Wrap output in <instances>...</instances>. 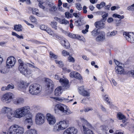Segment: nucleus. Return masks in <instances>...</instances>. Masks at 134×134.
Listing matches in <instances>:
<instances>
[{
	"mask_svg": "<svg viewBox=\"0 0 134 134\" xmlns=\"http://www.w3.org/2000/svg\"><path fill=\"white\" fill-rule=\"evenodd\" d=\"M19 70L20 72L23 74L26 75L31 74L32 71L27 68V65L26 64H21V65H19Z\"/></svg>",
	"mask_w": 134,
	"mask_h": 134,
	"instance_id": "nucleus-4",
	"label": "nucleus"
},
{
	"mask_svg": "<svg viewBox=\"0 0 134 134\" xmlns=\"http://www.w3.org/2000/svg\"><path fill=\"white\" fill-rule=\"evenodd\" d=\"M55 62L56 64H58L59 65V66L60 67H62L63 65L64 64L63 62L62 61H58L57 60H55Z\"/></svg>",
	"mask_w": 134,
	"mask_h": 134,
	"instance_id": "nucleus-42",
	"label": "nucleus"
},
{
	"mask_svg": "<svg viewBox=\"0 0 134 134\" xmlns=\"http://www.w3.org/2000/svg\"><path fill=\"white\" fill-rule=\"evenodd\" d=\"M114 62L115 64L116 65H117V66H122V64L121 63H120L118 61L114 59Z\"/></svg>",
	"mask_w": 134,
	"mask_h": 134,
	"instance_id": "nucleus-59",
	"label": "nucleus"
},
{
	"mask_svg": "<svg viewBox=\"0 0 134 134\" xmlns=\"http://www.w3.org/2000/svg\"><path fill=\"white\" fill-rule=\"evenodd\" d=\"M81 19H79L78 20L75 21L74 24L76 26H79L81 25Z\"/></svg>",
	"mask_w": 134,
	"mask_h": 134,
	"instance_id": "nucleus-49",
	"label": "nucleus"
},
{
	"mask_svg": "<svg viewBox=\"0 0 134 134\" xmlns=\"http://www.w3.org/2000/svg\"><path fill=\"white\" fill-rule=\"evenodd\" d=\"M26 134H37V130L34 129H30L27 130L26 132Z\"/></svg>",
	"mask_w": 134,
	"mask_h": 134,
	"instance_id": "nucleus-29",
	"label": "nucleus"
},
{
	"mask_svg": "<svg viewBox=\"0 0 134 134\" xmlns=\"http://www.w3.org/2000/svg\"><path fill=\"white\" fill-rule=\"evenodd\" d=\"M106 39V34L103 31H100L97 36L96 37L95 40L98 42H103Z\"/></svg>",
	"mask_w": 134,
	"mask_h": 134,
	"instance_id": "nucleus-8",
	"label": "nucleus"
},
{
	"mask_svg": "<svg viewBox=\"0 0 134 134\" xmlns=\"http://www.w3.org/2000/svg\"><path fill=\"white\" fill-rule=\"evenodd\" d=\"M7 90H9L10 89H13L14 87V85L12 84H9L7 86Z\"/></svg>",
	"mask_w": 134,
	"mask_h": 134,
	"instance_id": "nucleus-57",
	"label": "nucleus"
},
{
	"mask_svg": "<svg viewBox=\"0 0 134 134\" xmlns=\"http://www.w3.org/2000/svg\"><path fill=\"white\" fill-rule=\"evenodd\" d=\"M52 98L57 100L61 102L63 101L64 102H68L69 101H72V99H69L64 97L59 98L58 97H53Z\"/></svg>",
	"mask_w": 134,
	"mask_h": 134,
	"instance_id": "nucleus-23",
	"label": "nucleus"
},
{
	"mask_svg": "<svg viewBox=\"0 0 134 134\" xmlns=\"http://www.w3.org/2000/svg\"><path fill=\"white\" fill-rule=\"evenodd\" d=\"M22 26L20 24L15 25L14 26V30L18 31H22L21 28Z\"/></svg>",
	"mask_w": 134,
	"mask_h": 134,
	"instance_id": "nucleus-30",
	"label": "nucleus"
},
{
	"mask_svg": "<svg viewBox=\"0 0 134 134\" xmlns=\"http://www.w3.org/2000/svg\"><path fill=\"white\" fill-rule=\"evenodd\" d=\"M78 91L79 93L83 96L89 97L90 96V93L89 91L85 90L83 86L79 87Z\"/></svg>",
	"mask_w": 134,
	"mask_h": 134,
	"instance_id": "nucleus-11",
	"label": "nucleus"
},
{
	"mask_svg": "<svg viewBox=\"0 0 134 134\" xmlns=\"http://www.w3.org/2000/svg\"><path fill=\"white\" fill-rule=\"evenodd\" d=\"M58 124L61 128H60L63 130L68 126L69 121L68 119H66L60 121Z\"/></svg>",
	"mask_w": 134,
	"mask_h": 134,
	"instance_id": "nucleus-14",
	"label": "nucleus"
},
{
	"mask_svg": "<svg viewBox=\"0 0 134 134\" xmlns=\"http://www.w3.org/2000/svg\"><path fill=\"white\" fill-rule=\"evenodd\" d=\"M76 73V71H73L71 72L70 74V76L71 78H75V76Z\"/></svg>",
	"mask_w": 134,
	"mask_h": 134,
	"instance_id": "nucleus-60",
	"label": "nucleus"
},
{
	"mask_svg": "<svg viewBox=\"0 0 134 134\" xmlns=\"http://www.w3.org/2000/svg\"><path fill=\"white\" fill-rule=\"evenodd\" d=\"M40 28L41 29L45 31H46L47 29V26L43 25H41Z\"/></svg>",
	"mask_w": 134,
	"mask_h": 134,
	"instance_id": "nucleus-63",
	"label": "nucleus"
},
{
	"mask_svg": "<svg viewBox=\"0 0 134 134\" xmlns=\"http://www.w3.org/2000/svg\"><path fill=\"white\" fill-rule=\"evenodd\" d=\"M12 111L10 108L7 107H4L2 109L1 112L2 113L6 114L7 115Z\"/></svg>",
	"mask_w": 134,
	"mask_h": 134,
	"instance_id": "nucleus-26",
	"label": "nucleus"
},
{
	"mask_svg": "<svg viewBox=\"0 0 134 134\" xmlns=\"http://www.w3.org/2000/svg\"><path fill=\"white\" fill-rule=\"evenodd\" d=\"M50 25L55 30L57 29V23L55 21H53L51 22Z\"/></svg>",
	"mask_w": 134,
	"mask_h": 134,
	"instance_id": "nucleus-33",
	"label": "nucleus"
},
{
	"mask_svg": "<svg viewBox=\"0 0 134 134\" xmlns=\"http://www.w3.org/2000/svg\"><path fill=\"white\" fill-rule=\"evenodd\" d=\"M25 122L30 125H32V120L31 117L26 118L25 120Z\"/></svg>",
	"mask_w": 134,
	"mask_h": 134,
	"instance_id": "nucleus-39",
	"label": "nucleus"
},
{
	"mask_svg": "<svg viewBox=\"0 0 134 134\" xmlns=\"http://www.w3.org/2000/svg\"><path fill=\"white\" fill-rule=\"evenodd\" d=\"M46 118L48 123L50 125H53L55 123V118L53 115L47 113L46 115Z\"/></svg>",
	"mask_w": 134,
	"mask_h": 134,
	"instance_id": "nucleus-10",
	"label": "nucleus"
},
{
	"mask_svg": "<svg viewBox=\"0 0 134 134\" xmlns=\"http://www.w3.org/2000/svg\"><path fill=\"white\" fill-rule=\"evenodd\" d=\"M28 85L29 84L26 82L22 81L19 83L18 86L19 88L21 89L26 88Z\"/></svg>",
	"mask_w": 134,
	"mask_h": 134,
	"instance_id": "nucleus-25",
	"label": "nucleus"
},
{
	"mask_svg": "<svg viewBox=\"0 0 134 134\" xmlns=\"http://www.w3.org/2000/svg\"><path fill=\"white\" fill-rule=\"evenodd\" d=\"M98 29H95L94 30L91 32V34L94 37L96 36L97 35H98L99 32L98 31Z\"/></svg>",
	"mask_w": 134,
	"mask_h": 134,
	"instance_id": "nucleus-32",
	"label": "nucleus"
},
{
	"mask_svg": "<svg viewBox=\"0 0 134 134\" xmlns=\"http://www.w3.org/2000/svg\"><path fill=\"white\" fill-rule=\"evenodd\" d=\"M63 46L66 49H68L69 48L70 45L67 40L66 41L65 43V45H64Z\"/></svg>",
	"mask_w": 134,
	"mask_h": 134,
	"instance_id": "nucleus-55",
	"label": "nucleus"
},
{
	"mask_svg": "<svg viewBox=\"0 0 134 134\" xmlns=\"http://www.w3.org/2000/svg\"><path fill=\"white\" fill-rule=\"evenodd\" d=\"M24 100L23 98L18 97L13 100V103L16 105H20L23 103Z\"/></svg>",
	"mask_w": 134,
	"mask_h": 134,
	"instance_id": "nucleus-18",
	"label": "nucleus"
},
{
	"mask_svg": "<svg viewBox=\"0 0 134 134\" xmlns=\"http://www.w3.org/2000/svg\"><path fill=\"white\" fill-rule=\"evenodd\" d=\"M59 23L61 24L66 25L68 24H69V22L65 19H61Z\"/></svg>",
	"mask_w": 134,
	"mask_h": 134,
	"instance_id": "nucleus-36",
	"label": "nucleus"
},
{
	"mask_svg": "<svg viewBox=\"0 0 134 134\" xmlns=\"http://www.w3.org/2000/svg\"><path fill=\"white\" fill-rule=\"evenodd\" d=\"M81 120L83 123L84 124L86 125L88 127H91V126L90 124L88 123L87 121L85 119L83 118H80Z\"/></svg>",
	"mask_w": 134,
	"mask_h": 134,
	"instance_id": "nucleus-34",
	"label": "nucleus"
},
{
	"mask_svg": "<svg viewBox=\"0 0 134 134\" xmlns=\"http://www.w3.org/2000/svg\"><path fill=\"white\" fill-rule=\"evenodd\" d=\"M75 74V78L80 80H81L82 79V77L79 73L76 72Z\"/></svg>",
	"mask_w": 134,
	"mask_h": 134,
	"instance_id": "nucleus-41",
	"label": "nucleus"
},
{
	"mask_svg": "<svg viewBox=\"0 0 134 134\" xmlns=\"http://www.w3.org/2000/svg\"><path fill=\"white\" fill-rule=\"evenodd\" d=\"M57 9L56 7L54 5L53 7H50V8H49V10L50 11H55Z\"/></svg>",
	"mask_w": 134,
	"mask_h": 134,
	"instance_id": "nucleus-61",
	"label": "nucleus"
},
{
	"mask_svg": "<svg viewBox=\"0 0 134 134\" xmlns=\"http://www.w3.org/2000/svg\"><path fill=\"white\" fill-rule=\"evenodd\" d=\"M13 94L11 93H7L3 95L1 98V100L3 102L10 101L12 98Z\"/></svg>",
	"mask_w": 134,
	"mask_h": 134,
	"instance_id": "nucleus-12",
	"label": "nucleus"
},
{
	"mask_svg": "<svg viewBox=\"0 0 134 134\" xmlns=\"http://www.w3.org/2000/svg\"><path fill=\"white\" fill-rule=\"evenodd\" d=\"M8 71L7 70V68L5 67L3 69L0 70V72L2 74H5Z\"/></svg>",
	"mask_w": 134,
	"mask_h": 134,
	"instance_id": "nucleus-48",
	"label": "nucleus"
},
{
	"mask_svg": "<svg viewBox=\"0 0 134 134\" xmlns=\"http://www.w3.org/2000/svg\"><path fill=\"white\" fill-rule=\"evenodd\" d=\"M60 128L57 124L54 126L53 131L55 133H58L59 132L60 130H62Z\"/></svg>",
	"mask_w": 134,
	"mask_h": 134,
	"instance_id": "nucleus-27",
	"label": "nucleus"
},
{
	"mask_svg": "<svg viewBox=\"0 0 134 134\" xmlns=\"http://www.w3.org/2000/svg\"><path fill=\"white\" fill-rule=\"evenodd\" d=\"M117 33V31L116 30H114L112 32H109L107 33V36L109 37H111L114 36Z\"/></svg>",
	"mask_w": 134,
	"mask_h": 134,
	"instance_id": "nucleus-28",
	"label": "nucleus"
},
{
	"mask_svg": "<svg viewBox=\"0 0 134 134\" xmlns=\"http://www.w3.org/2000/svg\"><path fill=\"white\" fill-rule=\"evenodd\" d=\"M24 131V129L23 127L14 124L10 127L8 132L9 134H23Z\"/></svg>",
	"mask_w": 134,
	"mask_h": 134,
	"instance_id": "nucleus-2",
	"label": "nucleus"
},
{
	"mask_svg": "<svg viewBox=\"0 0 134 134\" xmlns=\"http://www.w3.org/2000/svg\"><path fill=\"white\" fill-rule=\"evenodd\" d=\"M54 78L57 80H59V82L62 85L64 89H67L69 88L70 86L69 85V82L67 79H60L59 76L57 75H55L54 76Z\"/></svg>",
	"mask_w": 134,
	"mask_h": 134,
	"instance_id": "nucleus-5",
	"label": "nucleus"
},
{
	"mask_svg": "<svg viewBox=\"0 0 134 134\" xmlns=\"http://www.w3.org/2000/svg\"><path fill=\"white\" fill-rule=\"evenodd\" d=\"M123 35L128 41L132 43H134V34L133 33L125 32L123 33Z\"/></svg>",
	"mask_w": 134,
	"mask_h": 134,
	"instance_id": "nucleus-9",
	"label": "nucleus"
},
{
	"mask_svg": "<svg viewBox=\"0 0 134 134\" xmlns=\"http://www.w3.org/2000/svg\"><path fill=\"white\" fill-rule=\"evenodd\" d=\"M68 60L70 62L74 63L75 60L71 56H69L68 58Z\"/></svg>",
	"mask_w": 134,
	"mask_h": 134,
	"instance_id": "nucleus-51",
	"label": "nucleus"
},
{
	"mask_svg": "<svg viewBox=\"0 0 134 134\" xmlns=\"http://www.w3.org/2000/svg\"><path fill=\"white\" fill-rule=\"evenodd\" d=\"M115 69L116 73L118 74H122L124 71V68L122 66H116Z\"/></svg>",
	"mask_w": 134,
	"mask_h": 134,
	"instance_id": "nucleus-20",
	"label": "nucleus"
},
{
	"mask_svg": "<svg viewBox=\"0 0 134 134\" xmlns=\"http://www.w3.org/2000/svg\"><path fill=\"white\" fill-rule=\"evenodd\" d=\"M37 0L38 2H39L38 5L40 8L44 10L48 11V9L46 8L43 5V3L41 1V0Z\"/></svg>",
	"mask_w": 134,
	"mask_h": 134,
	"instance_id": "nucleus-31",
	"label": "nucleus"
},
{
	"mask_svg": "<svg viewBox=\"0 0 134 134\" xmlns=\"http://www.w3.org/2000/svg\"><path fill=\"white\" fill-rule=\"evenodd\" d=\"M127 9L128 10H134V4L132 5H131L128 7L127 8Z\"/></svg>",
	"mask_w": 134,
	"mask_h": 134,
	"instance_id": "nucleus-58",
	"label": "nucleus"
},
{
	"mask_svg": "<svg viewBox=\"0 0 134 134\" xmlns=\"http://www.w3.org/2000/svg\"><path fill=\"white\" fill-rule=\"evenodd\" d=\"M117 117L119 120H122L125 118V116L120 113H118L117 115Z\"/></svg>",
	"mask_w": 134,
	"mask_h": 134,
	"instance_id": "nucleus-35",
	"label": "nucleus"
},
{
	"mask_svg": "<svg viewBox=\"0 0 134 134\" xmlns=\"http://www.w3.org/2000/svg\"><path fill=\"white\" fill-rule=\"evenodd\" d=\"M63 91L62 90V87L60 86L57 88L55 90L54 94L56 96H60L62 93Z\"/></svg>",
	"mask_w": 134,
	"mask_h": 134,
	"instance_id": "nucleus-21",
	"label": "nucleus"
},
{
	"mask_svg": "<svg viewBox=\"0 0 134 134\" xmlns=\"http://www.w3.org/2000/svg\"><path fill=\"white\" fill-rule=\"evenodd\" d=\"M30 19L31 21L33 23H35L36 21V19L32 15H31L30 16Z\"/></svg>",
	"mask_w": 134,
	"mask_h": 134,
	"instance_id": "nucleus-54",
	"label": "nucleus"
},
{
	"mask_svg": "<svg viewBox=\"0 0 134 134\" xmlns=\"http://www.w3.org/2000/svg\"><path fill=\"white\" fill-rule=\"evenodd\" d=\"M62 55L65 57L69 55V53L65 50L62 51Z\"/></svg>",
	"mask_w": 134,
	"mask_h": 134,
	"instance_id": "nucleus-43",
	"label": "nucleus"
},
{
	"mask_svg": "<svg viewBox=\"0 0 134 134\" xmlns=\"http://www.w3.org/2000/svg\"><path fill=\"white\" fill-rule=\"evenodd\" d=\"M83 129L84 134H93V132L91 130L87 128L85 125H82Z\"/></svg>",
	"mask_w": 134,
	"mask_h": 134,
	"instance_id": "nucleus-22",
	"label": "nucleus"
},
{
	"mask_svg": "<svg viewBox=\"0 0 134 134\" xmlns=\"http://www.w3.org/2000/svg\"><path fill=\"white\" fill-rule=\"evenodd\" d=\"M128 74L130 76L134 77V70L129 71L128 72Z\"/></svg>",
	"mask_w": 134,
	"mask_h": 134,
	"instance_id": "nucleus-50",
	"label": "nucleus"
},
{
	"mask_svg": "<svg viewBox=\"0 0 134 134\" xmlns=\"http://www.w3.org/2000/svg\"><path fill=\"white\" fill-rule=\"evenodd\" d=\"M16 62L15 59L13 56L8 57L6 62V66L8 68H10L13 66Z\"/></svg>",
	"mask_w": 134,
	"mask_h": 134,
	"instance_id": "nucleus-7",
	"label": "nucleus"
},
{
	"mask_svg": "<svg viewBox=\"0 0 134 134\" xmlns=\"http://www.w3.org/2000/svg\"><path fill=\"white\" fill-rule=\"evenodd\" d=\"M65 16L66 18H67L69 17L71 18L72 17V15L68 12L65 13Z\"/></svg>",
	"mask_w": 134,
	"mask_h": 134,
	"instance_id": "nucleus-56",
	"label": "nucleus"
},
{
	"mask_svg": "<svg viewBox=\"0 0 134 134\" xmlns=\"http://www.w3.org/2000/svg\"><path fill=\"white\" fill-rule=\"evenodd\" d=\"M89 28V25H86V29L85 30H82V32L84 34L86 33L88 31V29Z\"/></svg>",
	"mask_w": 134,
	"mask_h": 134,
	"instance_id": "nucleus-47",
	"label": "nucleus"
},
{
	"mask_svg": "<svg viewBox=\"0 0 134 134\" xmlns=\"http://www.w3.org/2000/svg\"><path fill=\"white\" fill-rule=\"evenodd\" d=\"M49 35H52L54 33L53 31L50 28H48L47 29L46 31Z\"/></svg>",
	"mask_w": 134,
	"mask_h": 134,
	"instance_id": "nucleus-45",
	"label": "nucleus"
},
{
	"mask_svg": "<svg viewBox=\"0 0 134 134\" xmlns=\"http://www.w3.org/2000/svg\"><path fill=\"white\" fill-rule=\"evenodd\" d=\"M104 99L108 103H110V101L109 98V96L107 94H105L104 96L103 97Z\"/></svg>",
	"mask_w": 134,
	"mask_h": 134,
	"instance_id": "nucleus-44",
	"label": "nucleus"
},
{
	"mask_svg": "<svg viewBox=\"0 0 134 134\" xmlns=\"http://www.w3.org/2000/svg\"><path fill=\"white\" fill-rule=\"evenodd\" d=\"M102 16L103 20L105 21L107 19V18L108 16V14L106 13L105 12H103L102 14Z\"/></svg>",
	"mask_w": 134,
	"mask_h": 134,
	"instance_id": "nucleus-37",
	"label": "nucleus"
},
{
	"mask_svg": "<svg viewBox=\"0 0 134 134\" xmlns=\"http://www.w3.org/2000/svg\"><path fill=\"white\" fill-rule=\"evenodd\" d=\"M101 132L103 134H109L108 131L109 129L108 126L105 125H103L100 126Z\"/></svg>",
	"mask_w": 134,
	"mask_h": 134,
	"instance_id": "nucleus-19",
	"label": "nucleus"
},
{
	"mask_svg": "<svg viewBox=\"0 0 134 134\" xmlns=\"http://www.w3.org/2000/svg\"><path fill=\"white\" fill-rule=\"evenodd\" d=\"M30 109L29 106H26L16 109L14 111L15 118L20 119L30 113Z\"/></svg>",
	"mask_w": 134,
	"mask_h": 134,
	"instance_id": "nucleus-1",
	"label": "nucleus"
},
{
	"mask_svg": "<svg viewBox=\"0 0 134 134\" xmlns=\"http://www.w3.org/2000/svg\"><path fill=\"white\" fill-rule=\"evenodd\" d=\"M49 55L50 57L51 58H53L54 59H56L57 58L58 56L55 54L51 51L49 52Z\"/></svg>",
	"mask_w": 134,
	"mask_h": 134,
	"instance_id": "nucleus-38",
	"label": "nucleus"
},
{
	"mask_svg": "<svg viewBox=\"0 0 134 134\" xmlns=\"http://www.w3.org/2000/svg\"><path fill=\"white\" fill-rule=\"evenodd\" d=\"M38 12V10L36 8H33L32 9V12L33 14H35Z\"/></svg>",
	"mask_w": 134,
	"mask_h": 134,
	"instance_id": "nucleus-64",
	"label": "nucleus"
},
{
	"mask_svg": "<svg viewBox=\"0 0 134 134\" xmlns=\"http://www.w3.org/2000/svg\"><path fill=\"white\" fill-rule=\"evenodd\" d=\"M6 116L8 120L9 121H13L16 118L14 111L13 112L12 111L6 115Z\"/></svg>",
	"mask_w": 134,
	"mask_h": 134,
	"instance_id": "nucleus-17",
	"label": "nucleus"
},
{
	"mask_svg": "<svg viewBox=\"0 0 134 134\" xmlns=\"http://www.w3.org/2000/svg\"><path fill=\"white\" fill-rule=\"evenodd\" d=\"M68 36L69 37L73 38H76V35L70 33L68 34Z\"/></svg>",
	"mask_w": 134,
	"mask_h": 134,
	"instance_id": "nucleus-53",
	"label": "nucleus"
},
{
	"mask_svg": "<svg viewBox=\"0 0 134 134\" xmlns=\"http://www.w3.org/2000/svg\"><path fill=\"white\" fill-rule=\"evenodd\" d=\"M73 15L76 18H80V14L79 13L77 14L76 13H74L73 14Z\"/></svg>",
	"mask_w": 134,
	"mask_h": 134,
	"instance_id": "nucleus-62",
	"label": "nucleus"
},
{
	"mask_svg": "<svg viewBox=\"0 0 134 134\" xmlns=\"http://www.w3.org/2000/svg\"><path fill=\"white\" fill-rule=\"evenodd\" d=\"M78 132L77 129L74 127H69L64 131L63 134H76Z\"/></svg>",
	"mask_w": 134,
	"mask_h": 134,
	"instance_id": "nucleus-13",
	"label": "nucleus"
},
{
	"mask_svg": "<svg viewBox=\"0 0 134 134\" xmlns=\"http://www.w3.org/2000/svg\"><path fill=\"white\" fill-rule=\"evenodd\" d=\"M76 7L77 9L80 10L82 9V8L81 7V4L79 3H77L76 4Z\"/></svg>",
	"mask_w": 134,
	"mask_h": 134,
	"instance_id": "nucleus-46",
	"label": "nucleus"
},
{
	"mask_svg": "<svg viewBox=\"0 0 134 134\" xmlns=\"http://www.w3.org/2000/svg\"><path fill=\"white\" fill-rule=\"evenodd\" d=\"M45 81L46 82V85L48 89L51 91L53 90L54 86L53 81L48 78H46L45 79Z\"/></svg>",
	"mask_w": 134,
	"mask_h": 134,
	"instance_id": "nucleus-16",
	"label": "nucleus"
},
{
	"mask_svg": "<svg viewBox=\"0 0 134 134\" xmlns=\"http://www.w3.org/2000/svg\"><path fill=\"white\" fill-rule=\"evenodd\" d=\"M46 3L47 5L49 7H50V8L53 7V6L54 5L52 1H47L46 2Z\"/></svg>",
	"mask_w": 134,
	"mask_h": 134,
	"instance_id": "nucleus-52",
	"label": "nucleus"
},
{
	"mask_svg": "<svg viewBox=\"0 0 134 134\" xmlns=\"http://www.w3.org/2000/svg\"><path fill=\"white\" fill-rule=\"evenodd\" d=\"M113 16L114 17L117 18L119 19H123L124 18V16L123 15H119L117 14H113Z\"/></svg>",
	"mask_w": 134,
	"mask_h": 134,
	"instance_id": "nucleus-40",
	"label": "nucleus"
},
{
	"mask_svg": "<svg viewBox=\"0 0 134 134\" xmlns=\"http://www.w3.org/2000/svg\"><path fill=\"white\" fill-rule=\"evenodd\" d=\"M67 106L65 105L62 104H57L56 105L54 108L55 111L57 110H59L62 112L64 113L66 110Z\"/></svg>",
	"mask_w": 134,
	"mask_h": 134,
	"instance_id": "nucleus-15",
	"label": "nucleus"
},
{
	"mask_svg": "<svg viewBox=\"0 0 134 134\" xmlns=\"http://www.w3.org/2000/svg\"><path fill=\"white\" fill-rule=\"evenodd\" d=\"M41 91L40 85L37 84H32L29 88V92L33 95H36L39 93Z\"/></svg>",
	"mask_w": 134,
	"mask_h": 134,
	"instance_id": "nucleus-3",
	"label": "nucleus"
},
{
	"mask_svg": "<svg viewBox=\"0 0 134 134\" xmlns=\"http://www.w3.org/2000/svg\"><path fill=\"white\" fill-rule=\"evenodd\" d=\"M104 24L102 21H97L94 23V25L97 28H103L104 27Z\"/></svg>",
	"mask_w": 134,
	"mask_h": 134,
	"instance_id": "nucleus-24",
	"label": "nucleus"
},
{
	"mask_svg": "<svg viewBox=\"0 0 134 134\" xmlns=\"http://www.w3.org/2000/svg\"><path fill=\"white\" fill-rule=\"evenodd\" d=\"M45 120V116L42 114L38 113L36 115L35 122L36 124L41 125L44 123Z\"/></svg>",
	"mask_w": 134,
	"mask_h": 134,
	"instance_id": "nucleus-6",
	"label": "nucleus"
}]
</instances>
